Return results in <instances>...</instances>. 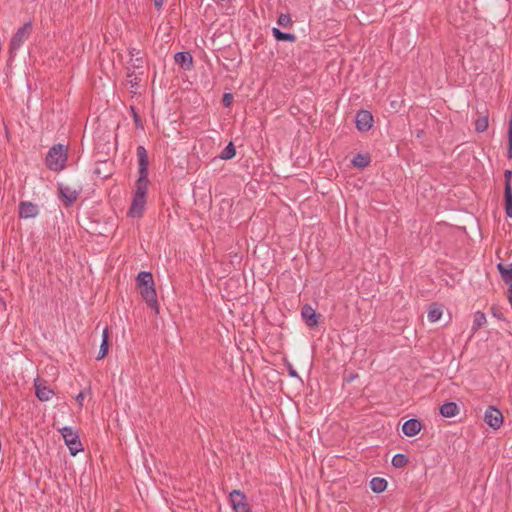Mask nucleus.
Masks as SVG:
<instances>
[{
  "label": "nucleus",
  "instance_id": "423d86ee",
  "mask_svg": "<svg viewBox=\"0 0 512 512\" xmlns=\"http://www.w3.org/2000/svg\"><path fill=\"white\" fill-rule=\"evenodd\" d=\"M229 501L234 512H251L247 496L241 490H233L229 494Z\"/></svg>",
  "mask_w": 512,
  "mask_h": 512
},
{
  "label": "nucleus",
  "instance_id": "aec40b11",
  "mask_svg": "<svg viewBox=\"0 0 512 512\" xmlns=\"http://www.w3.org/2000/svg\"><path fill=\"white\" fill-rule=\"evenodd\" d=\"M371 162V158L369 156V154H357L353 157L351 163L353 164L354 167H357V168H365L367 167Z\"/></svg>",
  "mask_w": 512,
  "mask_h": 512
},
{
  "label": "nucleus",
  "instance_id": "ddd939ff",
  "mask_svg": "<svg viewBox=\"0 0 512 512\" xmlns=\"http://www.w3.org/2000/svg\"><path fill=\"white\" fill-rule=\"evenodd\" d=\"M422 429V423L416 418L409 419L402 426L403 433L408 437L417 435Z\"/></svg>",
  "mask_w": 512,
  "mask_h": 512
},
{
  "label": "nucleus",
  "instance_id": "2f4dec72",
  "mask_svg": "<svg viewBox=\"0 0 512 512\" xmlns=\"http://www.w3.org/2000/svg\"><path fill=\"white\" fill-rule=\"evenodd\" d=\"M233 95L231 93H225L222 98V103L225 107H229L232 104Z\"/></svg>",
  "mask_w": 512,
  "mask_h": 512
},
{
  "label": "nucleus",
  "instance_id": "6ab92c4d",
  "mask_svg": "<svg viewBox=\"0 0 512 512\" xmlns=\"http://www.w3.org/2000/svg\"><path fill=\"white\" fill-rule=\"evenodd\" d=\"M272 35L277 41H288V42H295L296 36L293 33H286L281 31L279 28H272Z\"/></svg>",
  "mask_w": 512,
  "mask_h": 512
},
{
  "label": "nucleus",
  "instance_id": "b1692460",
  "mask_svg": "<svg viewBox=\"0 0 512 512\" xmlns=\"http://www.w3.org/2000/svg\"><path fill=\"white\" fill-rule=\"evenodd\" d=\"M138 54H140V51L135 48H131L129 50V55L131 57L130 61L132 62L134 69H141L143 67V59L142 57H137Z\"/></svg>",
  "mask_w": 512,
  "mask_h": 512
},
{
  "label": "nucleus",
  "instance_id": "4468645a",
  "mask_svg": "<svg viewBox=\"0 0 512 512\" xmlns=\"http://www.w3.org/2000/svg\"><path fill=\"white\" fill-rule=\"evenodd\" d=\"M174 61L185 70H190L193 67V57L186 51L177 52L174 55Z\"/></svg>",
  "mask_w": 512,
  "mask_h": 512
},
{
  "label": "nucleus",
  "instance_id": "20e7f679",
  "mask_svg": "<svg viewBox=\"0 0 512 512\" xmlns=\"http://www.w3.org/2000/svg\"><path fill=\"white\" fill-rule=\"evenodd\" d=\"M32 32V23L26 22L21 26L15 34L12 36L9 43V55L10 59L14 58L15 53L20 49L23 43L29 38Z\"/></svg>",
  "mask_w": 512,
  "mask_h": 512
},
{
  "label": "nucleus",
  "instance_id": "9b49d317",
  "mask_svg": "<svg viewBox=\"0 0 512 512\" xmlns=\"http://www.w3.org/2000/svg\"><path fill=\"white\" fill-rule=\"evenodd\" d=\"M39 208L36 204L30 201H21L19 203V217L28 219L34 218L38 215Z\"/></svg>",
  "mask_w": 512,
  "mask_h": 512
},
{
  "label": "nucleus",
  "instance_id": "4c0bfd02",
  "mask_svg": "<svg viewBox=\"0 0 512 512\" xmlns=\"http://www.w3.org/2000/svg\"><path fill=\"white\" fill-rule=\"evenodd\" d=\"M83 400H84V393H83V392H80V393L76 396V401H77V403L79 404V406H82V405H83Z\"/></svg>",
  "mask_w": 512,
  "mask_h": 512
},
{
  "label": "nucleus",
  "instance_id": "5701e85b",
  "mask_svg": "<svg viewBox=\"0 0 512 512\" xmlns=\"http://www.w3.org/2000/svg\"><path fill=\"white\" fill-rule=\"evenodd\" d=\"M487 320H486V316L483 312L481 311H477L475 314H474V320H473V324H472V331L473 332H476L478 331L482 326H484L486 324Z\"/></svg>",
  "mask_w": 512,
  "mask_h": 512
},
{
  "label": "nucleus",
  "instance_id": "7ed1b4c3",
  "mask_svg": "<svg viewBox=\"0 0 512 512\" xmlns=\"http://www.w3.org/2000/svg\"><path fill=\"white\" fill-rule=\"evenodd\" d=\"M67 160V147L59 143L49 149L45 157V165L53 172H60L65 168Z\"/></svg>",
  "mask_w": 512,
  "mask_h": 512
},
{
  "label": "nucleus",
  "instance_id": "a878e982",
  "mask_svg": "<svg viewBox=\"0 0 512 512\" xmlns=\"http://www.w3.org/2000/svg\"><path fill=\"white\" fill-rule=\"evenodd\" d=\"M236 155V148L232 142H230L221 152L220 158L223 160L232 159Z\"/></svg>",
  "mask_w": 512,
  "mask_h": 512
},
{
  "label": "nucleus",
  "instance_id": "bb28decb",
  "mask_svg": "<svg viewBox=\"0 0 512 512\" xmlns=\"http://www.w3.org/2000/svg\"><path fill=\"white\" fill-rule=\"evenodd\" d=\"M488 128V117L481 116L478 117L475 121V130L479 133L486 131Z\"/></svg>",
  "mask_w": 512,
  "mask_h": 512
},
{
  "label": "nucleus",
  "instance_id": "7c9ffc66",
  "mask_svg": "<svg viewBox=\"0 0 512 512\" xmlns=\"http://www.w3.org/2000/svg\"><path fill=\"white\" fill-rule=\"evenodd\" d=\"M511 180H512V171L505 170V172H504V187H512Z\"/></svg>",
  "mask_w": 512,
  "mask_h": 512
},
{
  "label": "nucleus",
  "instance_id": "4be33fe9",
  "mask_svg": "<svg viewBox=\"0 0 512 512\" xmlns=\"http://www.w3.org/2000/svg\"><path fill=\"white\" fill-rule=\"evenodd\" d=\"M387 487V481L384 478L374 477L370 481V488L375 493H381L385 491Z\"/></svg>",
  "mask_w": 512,
  "mask_h": 512
},
{
  "label": "nucleus",
  "instance_id": "0eeeda50",
  "mask_svg": "<svg viewBox=\"0 0 512 512\" xmlns=\"http://www.w3.org/2000/svg\"><path fill=\"white\" fill-rule=\"evenodd\" d=\"M81 191L82 188L80 186L72 188L63 184L58 185L59 198L65 207L71 206L78 199Z\"/></svg>",
  "mask_w": 512,
  "mask_h": 512
},
{
  "label": "nucleus",
  "instance_id": "e433bc0d",
  "mask_svg": "<svg viewBox=\"0 0 512 512\" xmlns=\"http://www.w3.org/2000/svg\"><path fill=\"white\" fill-rule=\"evenodd\" d=\"M165 0H153L154 6L157 10H161Z\"/></svg>",
  "mask_w": 512,
  "mask_h": 512
},
{
  "label": "nucleus",
  "instance_id": "c85d7f7f",
  "mask_svg": "<svg viewBox=\"0 0 512 512\" xmlns=\"http://www.w3.org/2000/svg\"><path fill=\"white\" fill-rule=\"evenodd\" d=\"M491 314L497 318L498 320L505 321L504 313L502 307L498 305H493L491 307Z\"/></svg>",
  "mask_w": 512,
  "mask_h": 512
},
{
  "label": "nucleus",
  "instance_id": "473e14b6",
  "mask_svg": "<svg viewBox=\"0 0 512 512\" xmlns=\"http://www.w3.org/2000/svg\"><path fill=\"white\" fill-rule=\"evenodd\" d=\"M358 377H359L358 373L351 372L349 374L344 375L343 380H344L345 383H351L355 379H357Z\"/></svg>",
  "mask_w": 512,
  "mask_h": 512
},
{
  "label": "nucleus",
  "instance_id": "f3484780",
  "mask_svg": "<svg viewBox=\"0 0 512 512\" xmlns=\"http://www.w3.org/2000/svg\"><path fill=\"white\" fill-rule=\"evenodd\" d=\"M497 269L501 275L502 280L506 284H509V286H510L512 283V264L506 266L503 263H499L497 265Z\"/></svg>",
  "mask_w": 512,
  "mask_h": 512
},
{
  "label": "nucleus",
  "instance_id": "c9c22d12",
  "mask_svg": "<svg viewBox=\"0 0 512 512\" xmlns=\"http://www.w3.org/2000/svg\"><path fill=\"white\" fill-rule=\"evenodd\" d=\"M507 157L508 159H512V137H508Z\"/></svg>",
  "mask_w": 512,
  "mask_h": 512
},
{
  "label": "nucleus",
  "instance_id": "393cba45",
  "mask_svg": "<svg viewBox=\"0 0 512 512\" xmlns=\"http://www.w3.org/2000/svg\"><path fill=\"white\" fill-rule=\"evenodd\" d=\"M408 457L404 454L398 453L392 458V465L395 468H403L408 464Z\"/></svg>",
  "mask_w": 512,
  "mask_h": 512
},
{
  "label": "nucleus",
  "instance_id": "2eb2a0df",
  "mask_svg": "<svg viewBox=\"0 0 512 512\" xmlns=\"http://www.w3.org/2000/svg\"><path fill=\"white\" fill-rule=\"evenodd\" d=\"M108 350H109V330H108V327H105L102 332V341H101L100 349H99L96 359L97 360L103 359L107 355Z\"/></svg>",
  "mask_w": 512,
  "mask_h": 512
},
{
  "label": "nucleus",
  "instance_id": "c756f323",
  "mask_svg": "<svg viewBox=\"0 0 512 512\" xmlns=\"http://www.w3.org/2000/svg\"><path fill=\"white\" fill-rule=\"evenodd\" d=\"M140 80L141 79L134 73V71L127 73V81L130 83L132 88L137 86Z\"/></svg>",
  "mask_w": 512,
  "mask_h": 512
},
{
  "label": "nucleus",
  "instance_id": "f03ea898",
  "mask_svg": "<svg viewBox=\"0 0 512 512\" xmlns=\"http://www.w3.org/2000/svg\"><path fill=\"white\" fill-rule=\"evenodd\" d=\"M136 286L142 299L146 302L148 307L159 313V303L157 301V294L153 275L148 271H141L136 278Z\"/></svg>",
  "mask_w": 512,
  "mask_h": 512
},
{
  "label": "nucleus",
  "instance_id": "6e6552de",
  "mask_svg": "<svg viewBox=\"0 0 512 512\" xmlns=\"http://www.w3.org/2000/svg\"><path fill=\"white\" fill-rule=\"evenodd\" d=\"M373 115L370 111L361 109L357 112L355 117V124L356 128L360 132H367L369 131L373 126Z\"/></svg>",
  "mask_w": 512,
  "mask_h": 512
},
{
  "label": "nucleus",
  "instance_id": "a211bd4d",
  "mask_svg": "<svg viewBox=\"0 0 512 512\" xmlns=\"http://www.w3.org/2000/svg\"><path fill=\"white\" fill-rule=\"evenodd\" d=\"M504 208L506 216L512 218V187H504Z\"/></svg>",
  "mask_w": 512,
  "mask_h": 512
},
{
  "label": "nucleus",
  "instance_id": "1a4fd4ad",
  "mask_svg": "<svg viewBox=\"0 0 512 512\" xmlns=\"http://www.w3.org/2000/svg\"><path fill=\"white\" fill-rule=\"evenodd\" d=\"M484 420L487 425H489L494 430H497L503 424L502 412L494 406H489L485 411Z\"/></svg>",
  "mask_w": 512,
  "mask_h": 512
},
{
  "label": "nucleus",
  "instance_id": "dca6fc26",
  "mask_svg": "<svg viewBox=\"0 0 512 512\" xmlns=\"http://www.w3.org/2000/svg\"><path fill=\"white\" fill-rule=\"evenodd\" d=\"M459 408L455 402H445L440 406V414L443 417L450 418L458 414Z\"/></svg>",
  "mask_w": 512,
  "mask_h": 512
},
{
  "label": "nucleus",
  "instance_id": "9d476101",
  "mask_svg": "<svg viewBox=\"0 0 512 512\" xmlns=\"http://www.w3.org/2000/svg\"><path fill=\"white\" fill-rule=\"evenodd\" d=\"M301 317L308 327L314 328L318 326L321 315L310 304H305L301 308Z\"/></svg>",
  "mask_w": 512,
  "mask_h": 512
},
{
  "label": "nucleus",
  "instance_id": "cd10ccee",
  "mask_svg": "<svg viewBox=\"0 0 512 512\" xmlns=\"http://www.w3.org/2000/svg\"><path fill=\"white\" fill-rule=\"evenodd\" d=\"M292 23L293 22L289 14L281 13L277 19V24L284 28L291 27Z\"/></svg>",
  "mask_w": 512,
  "mask_h": 512
},
{
  "label": "nucleus",
  "instance_id": "412c9836",
  "mask_svg": "<svg viewBox=\"0 0 512 512\" xmlns=\"http://www.w3.org/2000/svg\"><path fill=\"white\" fill-rule=\"evenodd\" d=\"M442 307L437 303H432L428 310V319L430 322L438 321L442 316Z\"/></svg>",
  "mask_w": 512,
  "mask_h": 512
},
{
  "label": "nucleus",
  "instance_id": "f8f14e48",
  "mask_svg": "<svg viewBox=\"0 0 512 512\" xmlns=\"http://www.w3.org/2000/svg\"><path fill=\"white\" fill-rule=\"evenodd\" d=\"M34 386L36 397L42 402L48 401L54 394L53 390L45 385V381L41 382L39 379H36Z\"/></svg>",
  "mask_w": 512,
  "mask_h": 512
},
{
  "label": "nucleus",
  "instance_id": "39448f33",
  "mask_svg": "<svg viewBox=\"0 0 512 512\" xmlns=\"http://www.w3.org/2000/svg\"><path fill=\"white\" fill-rule=\"evenodd\" d=\"M60 433L72 455H76L78 452L83 450L79 436L73 428L68 426L63 427L60 429Z\"/></svg>",
  "mask_w": 512,
  "mask_h": 512
},
{
  "label": "nucleus",
  "instance_id": "72a5a7b5",
  "mask_svg": "<svg viewBox=\"0 0 512 512\" xmlns=\"http://www.w3.org/2000/svg\"><path fill=\"white\" fill-rule=\"evenodd\" d=\"M133 120L135 122V125L137 127H143L142 126V121H141V118L139 117V115L133 110Z\"/></svg>",
  "mask_w": 512,
  "mask_h": 512
},
{
  "label": "nucleus",
  "instance_id": "f257e3e1",
  "mask_svg": "<svg viewBox=\"0 0 512 512\" xmlns=\"http://www.w3.org/2000/svg\"><path fill=\"white\" fill-rule=\"evenodd\" d=\"M138 157V179L135 182V191L132 199L131 206L128 211V215L131 217H141L143 215L147 189L149 185V158L147 150L144 146H138L136 149Z\"/></svg>",
  "mask_w": 512,
  "mask_h": 512
},
{
  "label": "nucleus",
  "instance_id": "f704fd0d",
  "mask_svg": "<svg viewBox=\"0 0 512 512\" xmlns=\"http://www.w3.org/2000/svg\"><path fill=\"white\" fill-rule=\"evenodd\" d=\"M287 368H288L289 376L298 378V374H297L296 370L293 368V366L290 363H288Z\"/></svg>",
  "mask_w": 512,
  "mask_h": 512
}]
</instances>
